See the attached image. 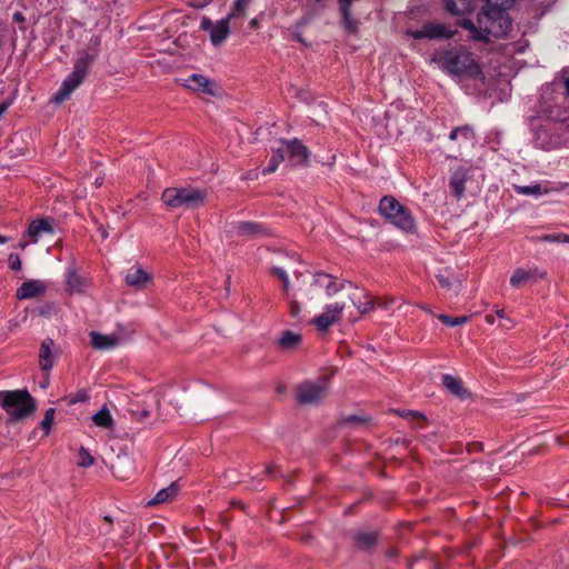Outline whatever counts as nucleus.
Wrapping results in <instances>:
<instances>
[{
  "label": "nucleus",
  "instance_id": "f257e3e1",
  "mask_svg": "<svg viewBox=\"0 0 569 569\" xmlns=\"http://www.w3.org/2000/svg\"><path fill=\"white\" fill-rule=\"evenodd\" d=\"M459 26L470 32V39L489 43L491 37L497 39L507 37L511 21L507 11L485 6L477 17V23L470 19H462Z\"/></svg>",
  "mask_w": 569,
  "mask_h": 569
},
{
  "label": "nucleus",
  "instance_id": "f03ea898",
  "mask_svg": "<svg viewBox=\"0 0 569 569\" xmlns=\"http://www.w3.org/2000/svg\"><path fill=\"white\" fill-rule=\"evenodd\" d=\"M433 61L450 76L483 78L480 64L475 59L472 52L465 47L448 48L437 53Z\"/></svg>",
  "mask_w": 569,
  "mask_h": 569
},
{
  "label": "nucleus",
  "instance_id": "7ed1b4c3",
  "mask_svg": "<svg viewBox=\"0 0 569 569\" xmlns=\"http://www.w3.org/2000/svg\"><path fill=\"white\" fill-rule=\"evenodd\" d=\"M0 407L10 422H19L31 416L34 400L26 389L0 391Z\"/></svg>",
  "mask_w": 569,
  "mask_h": 569
},
{
  "label": "nucleus",
  "instance_id": "20e7f679",
  "mask_svg": "<svg viewBox=\"0 0 569 569\" xmlns=\"http://www.w3.org/2000/svg\"><path fill=\"white\" fill-rule=\"evenodd\" d=\"M207 197L208 192L206 189H199L191 186L182 188L171 187L166 188L162 191L161 200L171 209H196L204 204Z\"/></svg>",
  "mask_w": 569,
  "mask_h": 569
},
{
  "label": "nucleus",
  "instance_id": "39448f33",
  "mask_svg": "<svg viewBox=\"0 0 569 569\" xmlns=\"http://www.w3.org/2000/svg\"><path fill=\"white\" fill-rule=\"evenodd\" d=\"M379 212L393 226L405 232H413L416 221L411 212L392 196H385L379 203Z\"/></svg>",
  "mask_w": 569,
  "mask_h": 569
},
{
  "label": "nucleus",
  "instance_id": "423d86ee",
  "mask_svg": "<svg viewBox=\"0 0 569 569\" xmlns=\"http://www.w3.org/2000/svg\"><path fill=\"white\" fill-rule=\"evenodd\" d=\"M303 284L302 296L310 301L319 298L321 292L332 297L345 289V282H338L336 277L322 271L310 273V280H303Z\"/></svg>",
  "mask_w": 569,
  "mask_h": 569
},
{
  "label": "nucleus",
  "instance_id": "0eeeda50",
  "mask_svg": "<svg viewBox=\"0 0 569 569\" xmlns=\"http://www.w3.org/2000/svg\"><path fill=\"white\" fill-rule=\"evenodd\" d=\"M90 62L91 57L89 54H84L76 61L73 71L64 79L60 89L52 98L56 103H61L68 99L69 96L80 86L87 76Z\"/></svg>",
  "mask_w": 569,
  "mask_h": 569
},
{
  "label": "nucleus",
  "instance_id": "6e6552de",
  "mask_svg": "<svg viewBox=\"0 0 569 569\" xmlns=\"http://www.w3.org/2000/svg\"><path fill=\"white\" fill-rule=\"evenodd\" d=\"M329 380L320 378L316 381H303L296 387V398L300 405H316L320 402L328 392Z\"/></svg>",
  "mask_w": 569,
  "mask_h": 569
},
{
  "label": "nucleus",
  "instance_id": "1a4fd4ad",
  "mask_svg": "<svg viewBox=\"0 0 569 569\" xmlns=\"http://www.w3.org/2000/svg\"><path fill=\"white\" fill-rule=\"evenodd\" d=\"M60 356V349L52 339H44L38 351V366L43 371V377L39 382L41 388H47L50 383L49 371L53 368Z\"/></svg>",
  "mask_w": 569,
  "mask_h": 569
},
{
  "label": "nucleus",
  "instance_id": "9d476101",
  "mask_svg": "<svg viewBox=\"0 0 569 569\" xmlns=\"http://www.w3.org/2000/svg\"><path fill=\"white\" fill-rule=\"evenodd\" d=\"M59 224L52 218H38V243L42 242V246L47 252H50L51 248L57 247L61 238L58 236Z\"/></svg>",
  "mask_w": 569,
  "mask_h": 569
},
{
  "label": "nucleus",
  "instance_id": "9b49d317",
  "mask_svg": "<svg viewBox=\"0 0 569 569\" xmlns=\"http://www.w3.org/2000/svg\"><path fill=\"white\" fill-rule=\"evenodd\" d=\"M280 151L292 166H305L310 157L309 149L297 139L281 141Z\"/></svg>",
  "mask_w": 569,
  "mask_h": 569
},
{
  "label": "nucleus",
  "instance_id": "f8f14e48",
  "mask_svg": "<svg viewBox=\"0 0 569 569\" xmlns=\"http://www.w3.org/2000/svg\"><path fill=\"white\" fill-rule=\"evenodd\" d=\"M547 276L545 270H540L537 267L528 269L518 268L513 271L510 278V284L515 288H520L527 283L537 282L539 279H543Z\"/></svg>",
  "mask_w": 569,
  "mask_h": 569
},
{
  "label": "nucleus",
  "instance_id": "ddd939ff",
  "mask_svg": "<svg viewBox=\"0 0 569 569\" xmlns=\"http://www.w3.org/2000/svg\"><path fill=\"white\" fill-rule=\"evenodd\" d=\"M343 309L345 305L340 302L327 305L323 312L315 318L313 323L320 331H326L339 320Z\"/></svg>",
  "mask_w": 569,
  "mask_h": 569
},
{
  "label": "nucleus",
  "instance_id": "4468645a",
  "mask_svg": "<svg viewBox=\"0 0 569 569\" xmlns=\"http://www.w3.org/2000/svg\"><path fill=\"white\" fill-rule=\"evenodd\" d=\"M183 86L193 91L202 92L209 96H216L218 91L214 81L199 73L191 74L188 79L184 80Z\"/></svg>",
  "mask_w": 569,
  "mask_h": 569
},
{
  "label": "nucleus",
  "instance_id": "2eb2a0df",
  "mask_svg": "<svg viewBox=\"0 0 569 569\" xmlns=\"http://www.w3.org/2000/svg\"><path fill=\"white\" fill-rule=\"evenodd\" d=\"M470 167H458L450 177V187L457 199H460L466 191V181L470 178Z\"/></svg>",
  "mask_w": 569,
  "mask_h": 569
},
{
  "label": "nucleus",
  "instance_id": "dca6fc26",
  "mask_svg": "<svg viewBox=\"0 0 569 569\" xmlns=\"http://www.w3.org/2000/svg\"><path fill=\"white\" fill-rule=\"evenodd\" d=\"M232 231L240 237L256 238L266 236L267 229L263 224L251 221H240L233 224Z\"/></svg>",
  "mask_w": 569,
  "mask_h": 569
},
{
  "label": "nucleus",
  "instance_id": "f3484780",
  "mask_svg": "<svg viewBox=\"0 0 569 569\" xmlns=\"http://www.w3.org/2000/svg\"><path fill=\"white\" fill-rule=\"evenodd\" d=\"M416 39L422 38H452L453 32L447 31L442 24H426L413 33Z\"/></svg>",
  "mask_w": 569,
  "mask_h": 569
},
{
  "label": "nucleus",
  "instance_id": "a211bd4d",
  "mask_svg": "<svg viewBox=\"0 0 569 569\" xmlns=\"http://www.w3.org/2000/svg\"><path fill=\"white\" fill-rule=\"evenodd\" d=\"M442 383L457 398L461 400L470 398V392L462 386V381L458 377L445 375Z\"/></svg>",
  "mask_w": 569,
  "mask_h": 569
},
{
  "label": "nucleus",
  "instance_id": "6ab92c4d",
  "mask_svg": "<svg viewBox=\"0 0 569 569\" xmlns=\"http://www.w3.org/2000/svg\"><path fill=\"white\" fill-rule=\"evenodd\" d=\"M150 279V274L140 267L129 269L124 278L128 286L136 288H142Z\"/></svg>",
  "mask_w": 569,
  "mask_h": 569
},
{
  "label": "nucleus",
  "instance_id": "aec40b11",
  "mask_svg": "<svg viewBox=\"0 0 569 569\" xmlns=\"http://www.w3.org/2000/svg\"><path fill=\"white\" fill-rule=\"evenodd\" d=\"M91 345L94 349L108 350L118 346L119 339L116 336L101 335L92 331L90 333Z\"/></svg>",
  "mask_w": 569,
  "mask_h": 569
},
{
  "label": "nucleus",
  "instance_id": "412c9836",
  "mask_svg": "<svg viewBox=\"0 0 569 569\" xmlns=\"http://www.w3.org/2000/svg\"><path fill=\"white\" fill-rule=\"evenodd\" d=\"M302 337L300 333L286 330L281 333L280 338L278 339V347L282 350H295L297 349L301 343Z\"/></svg>",
  "mask_w": 569,
  "mask_h": 569
},
{
  "label": "nucleus",
  "instance_id": "4be33fe9",
  "mask_svg": "<svg viewBox=\"0 0 569 569\" xmlns=\"http://www.w3.org/2000/svg\"><path fill=\"white\" fill-rule=\"evenodd\" d=\"M228 16L221 20H219L210 32V39L213 44H220L224 41L229 34V21Z\"/></svg>",
  "mask_w": 569,
  "mask_h": 569
},
{
  "label": "nucleus",
  "instance_id": "5701e85b",
  "mask_svg": "<svg viewBox=\"0 0 569 569\" xmlns=\"http://www.w3.org/2000/svg\"><path fill=\"white\" fill-rule=\"evenodd\" d=\"M351 301L360 313H367L373 308V300L363 290L357 289Z\"/></svg>",
  "mask_w": 569,
  "mask_h": 569
},
{
  "label": "nucleus",
  "instance_id": "b1692460",
  "mask_svg": "<svg viewBox=\"0 0 569 569\" xmlns=\"http://www.w3.org/2000/svg\"><path fill=\"white\" fill-rule=\"evenodd\" d=\"M180 487L178 482L170 483L167 488H162L157 495L148 502L149 506L167 502L176 497Z\"/></svg>",
  "mask_w": 569,
  "mask_h": 569
},
{
  "label": "nucleus",
  "instance_id": "393cba45",
  "mask_svg": "<svg viewBox=\"0 0 569 569\" xmlns=\"http://www.w3.org/2000/svg\"><path fill=\"white\" fill-rule=\"evenodd\" d=\"M446 9L452 14H465L473 10L476 0H445Z\"/></svg>",
  "mask_w": 569,
  "mask_h": 569
},
{
  "label": "nucleus",
  "instance_id": "a878e982",
  "mask_svg": "<svg viewBox=\"0 0 569 569\" xmlns=\"http://www.w3.org/2000/svg\"><path fill=\"white\" fill-rule=\"evenodd\" d=\"M437 280L443 289H446L447 291H452L455 295H458V292L460 291L461 286H462V282L460 279H458L449 273L437 274Z\"/></svg>",
  "mask_w": 569,
  "mask_h": 569
},
{
  "label": "nucleus",
  "instance_id": "bb28decb",
  "mask_svg": "<svg viewBox=\"0 0 569 569\" xmlns=\"http://www.w3.org/2000/svg\"><path fill=\"white\" fill-rule=\"evenodd\" d=\"M66 282L70 292H82L86 287V280L74 270L68 271Z\"/></svg>",
  "mask_w": 569,
  "mask_h": 569
},
{
  "label": "nucleus",
  "instance_id": "cd10ccee",
  "mask_svg": "<svg viewBox=\"0 0 569 569\" xmlns=\"http://www.w3.org/2000/svg\"><path fill=\"white\" fill-rule=\"evenodd\" d=\"M377 540L375 532H360L356 536V545L358 548L363 550L371 549Z\"/></svg>",
  "mask_w": 569,
  "mask_h": 569
},
{
  "label": "nucleus",
  "instance_id": "c85d7f7f",
  "mask_svg": "<svg viewBox=\"0 0 569 569\" xmlns=\"http://www.w3.org/2000/svg\"><path fill=\"white\" fill-rule=\"evenodd\" d=\"M251 0H234L228 13V19L243 18Z\"/></svg>",
  "mask_w": 569,
  "mask_h": 569
},
{
  "label": "nucleus",
  "instance_id": "c756f323",
  "mask_svg": "<svg viewBox=\"0 0 569 569\" xmlns=\"http://www.w3.org/2000/svg\"><path fill=\"white\" fill-rule=\"evenodd\" d=\"M515 190L519 194L523 196H541L548 192V190L542 188L540 183H533L530 186H515Z\"/></svg>",
  "mask_w": 569,
  "mask_h": 569
},
{
  "label": "nucleus",
  "instance_id": "7c9ffc66",
  "mask_svg": "<svg viewBox=\"0 0 569 569\" xmlns=\"http://www.w3.org/2000/svg\"><path fill=\"white\" fill-rule=\"evenodd\" d=\"M286 157L280 151V146L274 150V153L271 156L269 163L266 168L262 170V174L272 173L277 170L280 162L284 161Z\"/></svg>",
  "mask_w": 569,
  "mask_h": 569
},
{
  "label": "nucleus",
  "instance_id": "2f4dec72",
  "mask_svg": "<svg viewBox=\"0 0 569 569\" xmlns=\"http://www.w3.org/2000/svg\"><path fill=\"white\" fill-rule=\"evenodd\" d=\"M93 422L102 428H109L112 425V417L108 409L102 408L92 417Z\"/></svg>",
  "mask_w": 569,
  "mask_h": 569
},
{
  "label": "nucleus",
  "instance_id": "473e14b6",
  "mask_svg": "<svg viewBox=\"0 0 569 569\" xmlns=\"http://www.w3.org/2000/svg\"><path fill=\"white\" fill-rule=\"evenodd\" d=\"M36 296V282L34 281H28L23 282L20 288L17 290V298L18 299H28Z\"/></svg>",
  "mask_w": 569,
  "mask_h": 569
},
{
  "label": "nucleus",
  "instance_id": "72a5a7b5",
  "mask_svg": "<svg viewBox=\"0 0 569 569\" xmlns=\"http://www.w3.org/2000/svg\"><path fill=\"white\" fill-rule=\"evenodd\" d=\"M438 319L449 327H456L465 325L469 321V317L467 316H460V317H450L447 315H438Z\"/></svg>",
  "mask_w": 569,
  "mask_h": 569
},
{
  "label": "nucleus",
  "instance_id": "f704fd0d",
  "mask_svg": "<svg viewBox=\"0 0 569 569\" xmlns=\"http://www.w3.org/2000/svg\"><path fill=\"white\" fill-rule=\"evenodd\" d=\"M538 241L543 242H563L569 243V234L568 233H552V234H543L541 237H537Z\"/></svg>",
  "mask_w": 569,
  "mask_h": 569
},
{
  "label": "nucleus",
  "instance_id": "c9c22d12",
  "mask_svg": "<svg viewBox=\"0 0 569 569\" xmlns=\"http://www.w3.org/2000/svg\"><path fill=\"white\" fill-rule=\"evenodd\" d=\"M54 413H56V410L53 408H49L44 412V417L40 423L41 429L43 430L44 435H49V432L51 431Z\"/></svg>",
  "mask_w": 569,
  "mask_h": 569
},
{
  "label": "nucleus",
  "instance_id": "e433bc0d",
  "mask_svg": "<svg viewBox=\"0 0 569 569\" xmlns=\"http://www.w3.org/2000/svg\"><path fill=\"white\" fill-rule=\"evenodd\" d=\"M78 456H79L78 466H80V467L88 468V467H90V466H92L94 463V458L83 447H81L79 449Z\"/></svg>",
  "mask_w": 569,
  "mask_h": 569
},
{
  "label": "nucleus",
  "instance_id": "4c0bfd02",
  "mask_svg": "<svg viewBox=\"0 0 569 569\" xmlns=\"http://www.w3.org/2000/svg\"><path fill=\"white\" fill-rule=\"evenodd\" d=\"M271 273L281 279V281L283 283V286H282L283 292H284V295L288 296L289 290H290V281H289V277H288L287 272L279 267H274L271 269Z\"/></svg>",
  "mask_w": 569,
  "mask_h": 569
},
{
  "label": "nucleus",
  "instance_id": "58836bf2",
  "mask_svg": "<svg viewBox=\"0 0 569 569\" xmlns=\"http://www.w3.org/2000/svg\"><path fill=\"white\" fill-rule=\"evenodd\" d=\"M516 0H485L487 7H492L507 11Z\"/></svg>",
  "mask_w": 569,
  "mask_h": 569
},
{
  "label": "nucleus",
  "instance_id": "ea45409f",
  "mask_svg": "<svg viewBox=\"0 0 569 569\" xmlns=\"http://www.w3.org/2000/svg\"><path fill=\"white\" fill-rule=\"evenodd\" d=\"M57 311V307L53 302H44L41 306H38V315L43 317H51Z\"/></svg>",
  "mask_w": 569,
  "mask_h": 569
},
{
  "label": "nucleus",
  "instance_id": "a19ab883",
  "mask_svg": "<svg viewBox=\"0 0 569 569\" xmlns=\"http://www.w3.org/2000/svg\"><path fill=\"white\" fill-rule=\"evenodd\" d=\"M459 136L462 137L466 141H472L475 139V133L469 126L459 127Z\"/></svg>",
  "mask_w": 569,
  "mask_h": 569
},
{
  "label": "nucleus",
  "instance_id": "79ce46f5",
  "mask_svg": "<svg viewBox=\"0 0 569 569\" xmlns=\"http://www.w3.org/2000/svg\"><path fill=\"white\" fill-rule=\"evenodd\" d=\"M300 311H301V308H300L299 302L295 298H291L289 300V312H290V315L293 318H296V317L299 316Z\"/></svg>",
  "mask_w": 569,
  "mask_h": 569
},
{
  "label": "nucleus",
  "instance_id": "37998d69",
  "mask_svg": "<svg viewBox=\"0 0 569 569\" xmlns=\"http://www.w3.org/2000/svg\"><path fill=\"white\" fill-rule=\"evenodd\" d=\"M9 267L12 270H19L21 268L20 257L16 253H11L8 258Z\"/></svg>",
  "mask_w": 569,
  "mask_h": 569
},
{
  "label": "nucleus",
  "instance_id": "c03bdc74",
  "mask_svg": "<svg viewBox=\"0 0 569 569\" xmlns=\"http://www.w3.org/2000/svg\"><path fill=\"white\" fill-rule=\"evenodd\" d=\"M292 39L295 41L300 42L305 47H310V43L308 41H306V39L302 37L301 30H299V29H295V31L292 32Z\"/></svg>",
  "mask_w": 569,
  "mask_h": 569
},
{
  "label": "nucleus",
  "instance_id": "a18cd8bd",
  "mask_svg": "<svg viewBox=\"0 0 569 569\" xmlns=\"http://www.w3.org/2000/svg\"><path fill=\"white\" fill-rule=\"evenodd\" d=\"M312 21L310 16L302 17L296 24L295 29L301 30L305 26L309 24Z\"/></svg>",
  "mask_w": 569,
  "mask_h": 569
},
{
  "label": "nucleus",
  "instance_id": "49530a36",
  "mask_svg": "<svg viewBox=\"0 0 569 569\" xmlns=\"http://www.w3.org/2000/svg\"><path fill=\"white\" fill-rule=\"evenodd\" d=\"M212 27H214V24L212 23V21L208 18H203L202 21H201V28L203 30H207L209 32H211L212 30Z\"/></svg>",
  "mask_w": 569,
  "mask_h": 569
},
{
  "label": "nucleus",
  "instance_id": "de8ad7c7",
  "mask_svg": "<svg viewBox=\"0 0 569 569\" xmlns=\"http://www.w3.org/2000/svg\"><path fill=\"white\" fill-rule=\"evenodd\" d=\"M401 416L405 418H410V419H415V418L423 419V415L418 411H407V412L401 413Z\"/></svg>",
  "mask_w": 569,
  "mask_h": 569
},
{
  "label": "nucleus",
  "instance_id": "09e8293b",
  "mask_svg": "<svg viewBox=\"0 0 569 569\" xmlns=\"http://www.w3.org/2000/svg\"><path fill=\"white\" fill-rule=\"evenodd\" d=\"M28 232L31 237L36 236V221H31L28 228Z\"/></svg>",
  "mask_w": 569,
  "mask_h": 569
},
{
  "label": "nucleus",
  "instance_id": "8fccbe9b",
  "mask_svg": "<svg viewBox=\"0 0 569 569\" xmlns=\"http://www.w3.org/2000/svg\"><path fill=\"white\" fill-rule=\"evenodd\" d=\"M458 137H459V129H458V128H456V129H453V130L450 132V134H449V139H450V140H456V139H458Z\"/></svg>",
  "mask_w": 569,
  "mask_h": 569
},
{
  "label": "nucleus",
  "instance_id": "3c124183",
  "mask_svg": "<svg viewBox=\"0 0 569 569\" xmlns=\"http://www.w3.org/2000/svg\"><path fill=\"white\" fill-rule=\"evenodd\" d=\"M346 421L349 423H352V422H359V421H361V419L358 416H350L346 419Z\"/></svg>",
  "mask_w": 569,
  "mask_h": 569
},
{
  "label": "nucleus",
  "instance_id": "603ef678",
  "mask_svg": "<svg viewBox=\"0 0 569 569\" xmlns=\"http://www.w3.org/2000/svg\"><path fill=\"white\" fill-rule=\"evenodd\" d=\"M249 27H250L251 29H257V28L259 27V21H258L256 18H254V19H252V20H250V22H249Z\"/></svg>",
  "mask_w": 569,
  "mask_h": 569
},
{
  "label": "nucleus",
  "instance_id": "864d4df0",
  "mask_svg": "<svg viewBox=\"0 0 569 569\" xmlns=\"http://www.w3.org/2000/svg\"><path fill=\"white\" fill-rule=\"evenodd\" d=\"M46 289V286L38 281V287H37V290H38V296Z\"/></svg>",
  "mask_w": 569,
  "mask_h": 569
},
{
  "label": "nucleus",
  "instance_id": "5fc2aeb1",
  "mask_svg": "<svg viewBox=\"0 0 569 569\" xmlns=\"http://www.w3.org/2000/svg\"><path fill=\"white\" fill-rule=\"evenodd\" d=\"M273 469H274V467L270 465V466H267L264 468L263 472L267 473V475H272L273 473Z\"/></svg>",
  "mask_w": 569,
  "mask_h": 569
},
{
  "label": "nucleus",
  "instance_id": "6e6d98bb",
  "mask_svg": "<svg viewBox=\"0 0 569 569\" xmlns=\"http://www.w3.org/2000/svg\"><path fill=\"white\" fill-rule=\"evenodd\" d=\"M6 110H7V104L0 103V117L6 112Z\"/></svg>",
  "mask_w": 569,
  "mask_h": 569
},
{
  "label": "nucleus",
  "instance_id": "4d7b16f0",
  "mask_svg": "<svg viewBox=\"0 0 569 569\" xmlns=\"http://www.w3.org/2000/svg\"><path fill=\"white\" fill-rule=\"evenodd\" d=\"M496 313H497V316H498L499 318H505V311H503L502 309L497 310V312H496Z\"/></svg>",
  "mask_w": 569,
  "mask_h": 569
},
{
  "label": "nucleus",
  "instance_id": "13d9d810",
  "mask_svg": "<svg viewBox=\"0 0 569 569\" xmlns=\"http://www.w3.org/2000/svg\"><path fill=\"white\" fill-rule=\"evenodd\" d=\"M7 241H8V238L2 236V234H0V244L6 243Z\"/></svg>",
  "mask_w": 569,
  "mask_h": 569
},
{
  "label": "nucleus",
  "instance_id": "bf43d9fd",
  "mask_svg": "<svg viewBox=\"0 0 569 569\" xmlns=\"http://www.w3.org/2000/svg\"><path fill=\"white\" fill-rule=\"evenodd\" d=\"M486 320L489 322V323H493V317L492 316H487L486 317Z\"/></svg>",
  "mask_w": 569,
  "mask_h": 569
},
{
  "label": "nucleus",
  "instance_id": "052dcab7",
  "mask_svg": "<svg viewBox=\"0 0 569 569\" xmlns=\"http://www.w3.org/2000/svg\"><path fill=\"white\" fill-rule=\"evenodd\" d=\"M101 184H102V179L97 178V179H96V187H99V186H101Z\"/></svg>",
  "mask_w": 569,
  "mask_h": 569
},
{
  "label": "nucleus",
  "instance_id": "680f3d73",
  "mask_svg": "<svg viewBox=\"0 0 569 569\" xmlns=\"http://www.w3.org/2000/svg\"><path fill=\"white\" fill-rule=\"evenodd\" d=\"M381 308L387 309L389 306V302H383L379 305Z\"/></svg>",
  "mask_w": 569,
  "mask_h": 569
},
{
  "label": "nucleus",
  "instance_id": "e2e57ef3",
  "mask_svg": "<svg viewBox=\"0 0 569 569\" xmlns=\"http://www.w3.org/2000/svg\"><path fill=\"white\" fill-rule=\"evenodd\" d=\"M420 308H421L422 310H425V311H427V312L431 313V310H430L428 307H426V306H421Z\"/></svg>",
  "mask_w": 569,
  "mask_h": 569
},
{
  "label": "nucleus",
  "instance_id": "0e129e2a",
  "mask_svg": "<svg viewBox=\"0 0 569 569\" xmlns=\"http://www.w3.org/2000/svg\"><path fill=\"white\" fill-rule=\"evenodd\" d=\"M14 19H16V20H20V19H21L20 13H16V14H14Z\"/></svg>",
  "mask_w": 569,
  "mask_h": 569
},
{
  "label": "nucleus",
  "instance_id": "69168bd1",
  "mask_svg": "<svg viewBox=\"0 0 569 569\" xmlns=\"http://www.w3.org/2000/svg\"><path fill=\"white\" fill-rule=\"evenodd\" d=\"M104 520H106V521H108V522H111V521H112V520H111V518H110V517H108V516H106V517H104Z\"/></svg>",
  "mask_w": 569,
  "mask_h": 569
}]
</instances>
